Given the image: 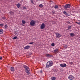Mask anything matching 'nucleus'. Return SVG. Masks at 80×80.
Returning <instances> with one entry per match:
<instances>
[{"label":"nucleus","instance_id":"1","mask_svg":"<svg viewBox=\"0 0 80 80\" xmlns=\"http://www.w3.org/2000/svg\"><path fill=\"white\" fill-rule=\"evenodd\" d=\"M23 67L24 68H25V70L27 75L29 76L30 75V69L29 68L25 65H24Z\"/></svg>","mask_w":80,"mask_h":80},{"label":"nucleus","instance_id":"2","mask_svg":"<svg viewBox=\"0 0 80 80\" xmlns=\"http://www.w3.org/2000/svg\"><path fill=\"white\" fill-rule=\"evenodd\" d=\"M53 65V62L52 61H48L46 65V68H49L50 67H51Z\"/></svg>","mask_w":80,"mask_h":80},{"label":"nucleus","instance_id":"3","mask_svg":"<svg viewBox=\"0 0 80 80\" xmlns=\"http://www.w3.org/2000/svg\"><path fill=\"white\" fill-rule=\"evenodd\" d=\"M35 21L33 20H31L30 22V25H31V26H35Z\"/></svg>","mask_w":80,"mask_h":80},{"label":"nucleus","instance_id":"4","mask_svg":"<svg viewBox=\"0 0 80 80\" xmlns=\"http://www.w3.org/2000/svg\"><path fill=\"white\" fill-rule=\"evenodd\" d=\"M64 8L65 10H67V8H70V5L69 4H66L65 6L64 7Z\"/></svg>","mask_w":80,"mask_h":80},{"label":"nucleus","instance_id":"5","mask_svg":"<svg viewBox=\"0 0 80 80\" xmlns=\"http://www.w3.org/2000/svg\"><path fill=\"white\" fill-rule=\"evenodd\" d=\"M45 25L44 23H42L40 26V28L41 29H44V28H45Z\"/></svg>","mask_w":80,"mask_h":80},{"label":"nucleus","instance_id":"6","mask_svg":"<svg viewBox=\"0 0 80 80\" xmlns=\"http://www.w3.org/2000/svg\"><path fill=\"white\" fill-rule=\"evenodd\" d=\"M56 38H60L61 37H62V35H60L59 33H56Z\"/></svg>","mask_w":80,"mask_h":80},{"label":"nucleus","instance_id":"7","mask_svg":"<svg viewBox=\"0 0 80 80\" xmlns=\"http://www.w3.org/2000/svg\"><path fill=\"white\" fill-rule=\"evenodd\" d=\"M68 78L69 80H73V78H74V77H73V76L72 75H70L68 76Z\"/></svg>","mask_w":80,"mask_h":80},{"label":"nucleus","instance_id":"8","mask_svg":"<svg viewBox=\"0 0 80 80\" xmlns=\"http://www.w3.org/2000/svg\"><path fill=\"white\" fill-rule=\"evenodd\" d=\"M59 65L62 68L66 67H67L66 64H61Z\"/></svg>","mask_w":80,"mask_h":80},{"label":"nucleus","instance_id":"9","mask_svg":"<svg viewBox=\"0 0 80 80\" xmlns=\"http://www.w3.org/2000/svg\"><path fill=\"white\" fill-rule=\"evenodd\" d=\"M46 57H49V58H50V57H53V55H50L49 54H47L46 55Z\"/></svg>","mask_w":80,"mask_h":80},{"label":"nucleus","instance_id":"10","mask_svg":"<svg viewBox=\"0 0 80 80\" xmlns=\"http://www.w3.org/2000/svg\"><path fill=\"white\" fill-rule=\"evenodd\" d=\"M63 14L65 15H66V16H67V15L68 16H69V15H68V13L66 12V11H63Z\"/></svg>","mask_w":80,"mask_h":80},{"label":"nucleus","instance_id":"11","mask_svg":"<svg viewBox=\"0 0 80 80\" xmlns=\"http://www.w3.org/2000/svg\"><path fill=\"white\" fill-rule=\"evenodd\" d=\"M30 46H26L24 48V49H25V50H27L28 49V48H30Z\"/></svg>","mask_w":80,"mask_h":80},{"label":"nucleus","instance_id":"12","mask_svg":"<svg viewBox=\"0 0 80 80\" xmlns=\"http://www.w3.org/2000/svg\"><path fill=\"white\" fill-rule=\"evenodd\" d=\"M17 32V30H15L14 32V34L16 35H18V33Z\"/></svg>","mask_w":80,"mask_h":80},{"label":"nucleus","instance_id":"13","mask_svg":"<svg viewBox=\"0 0 80 80\" xmlns=\"http://www.w3.org/2000/svg\"><path fill=\"white\" fill-rule=\"evenodd\" d=\"M10 70L12 72H14L15 71V69L13 67H11Z\"/></svg>","mask_w":80,"mask_h":80},{"label":"nucleus","instance_id":"14","mask_svg":"<svg viewBox=\"0 0 80 80\" xmlns=\"http://www.w3.org/2000/svg\"><path fill=\"white\" fill-rule=\"evenodd\" d=\"M51 80H55L56 79V78L55 77H52L51 78Z\"/></svg>","mask_w":80,"mask_h":80},{"label":"nucleus","instance_id":"15","mask_svg":"<svg viewBox=\"0 0 80 80\" xmlns=\"http://www.w3.org/2000/svg\"><path fill=\"white\" fill-rule=\"evenodd\" d=\"M20 6H21V5L19 3L17 4V7L18 8H19V7H20Z\"/></svg>","mask_w":80,"mask_h":80},{"label":"nucleus","instance_id":"16","mask_svg":"<svg viewBox=\"0 0 80 80\" xmlns=\"http://www.w3.org/2000/svg\"><path fill=\"white\" fill-rule=\"evenodd\" d=\"M54 52L55 53H58V49L57 48L56 49V50H55L54 51Z\"/></svg>","mask_w":80,"mask_h":80},{"label":"nucleus","instance_id":"17","mask_svg":"<svg viewBox=\"0 0 80 80\" xmlns=\"http://www.w3.org/2000/svg\"><path fill=\"white\" fill-rule=\"evenodd\" d=\"M3 32V31L2 29H0V34H2Z\"/></svg>","mask_w":80,"mask_h":80},{"label":"nucleus","instance_id":"18","mask_svg":"<svg viewBox=\"0 0 80 80\" xmlns=\"http://www.w3.org/2000/svg\"><path fill=\"white\" fill-rule=\"evenodd\" d=\"M70 35L71 36V37H73L75 36V34L74 33H70Z\"/></svg>","mask_w":80,"mask_h":80},{"label":"nucleus","instance_id":"19","mask_svg":"<svg viewBox=\"0 0 80 80\" xmlns=\"http://www.w3.org/2000/svg\"><path fill=\"white\" fill-rule=\"evenodd\" d=\"M54 8L55 9H58V6L57 5H55L54 6Z\"/></svg>","mask_w":80,"mask_h":80},{"label":"nucleus","instance_id":"20","mask_svg":"<svg viewBox=\"0 0 80 80\" xmlns=\"http://www.w3.org/2000/svg\"><path fill=\"white\" fill-rule=\"evenodd\" d=\"M22 22L23 23V24H25L26 22H25V21L24 20H22Z\"/></svg>","mask_w":80,"mask_h":80},{"label":"nucleus","instance_id":"21","mask_svg":"<svg viewBox=\"0 0 80 80\" xmlns=\"http://www.w3.org/2000/svg\"><path fill=\"white\" fill-rule=\"evenodd\" d=\"M39 7H40V8H42V7H43V5L42 4H39Z\"/></svg>","mask_w":80,"mask_h":80},{"label":"nucleus","instance_id":"22","mask_svg":"<svg viewBox=\"0 0 80 80\" xmlns=\"http://www.w3.org/2000/svg\"><path fill=\"white\" fill-rule=\"evenodd\" d=\"M4 27H5V28H8V26L7 25V24H6L4 26Z\"/></svg>","mask_w":80,"mask_h":80},{"label":"nucleus","instance_id":"23","mask_svg":"<svg viewBox=\"0 0 80 80\" xmlns=\"http://www.w3.org/2000/svg\"><path fill=\"white\" fill-rule=\"evenodd\" d=\"M30 2H31V3L32 4H33V5L34 4V2H33V0H30Z\"/></svg>","mask_w":80,"mask_h":80},{"label":"nucleus","instance_id":"24","mask_svg":"<svg viewBox=\"0 0 80 80\" xmlns=\"http://www.w3.org/2000/svg\"><path fill=\"white\" fill-rule=\"evenodd\" d=\"M14 13L13 12H12V11H11L10 12V14L11 15H13Z\"/></svg>","mask_w":80,"mask_h":80},{"label":"nucleus","instance_id":"25","mask_svg":"<svg viewBox=\"0 0 80 80\" xmlns=\"http://www.w3.org/2000/svg\"><path fill=\"white\" fill-rule=\"evenodd\" d=\"M17 36H15V37H14L13 38V39H14V40H15V39H17Z\"/></svg>","mask_w":80,"mask_h":80},{"label":"nucleus","instance_id":"26","mask_svg":"<svg viewBox=\"0 0 80 80\" xmlns=\"http://www.w3.org/2000/svg\"><path fill=\"white\" fill-rule=\"evenodd\" d=\"M51 45L52 47H54V46H55V44L54 43H52L51 44Z\"/></svg>","mask_w":80,"mask_h":80},{"label":"nucleus","instance_id":"27","mask_svg":"<svg viewBox=\"0 0 80 80\" xmlns=\"http://www.w3.org/2000/svg\"><path fill=\"white\" fill-rule=\"evenodd\" d=\"M4 25L3 24H0V27H3Z\"/></svg>","mask_w":80,"mask_h":80},{"label":"nucleus","instance_id":"28","mask_svg":"<svg viewBox=\"0 0 80 80\" xmlns=\"http://www.w3.org/2000/svg\"><path fill=\"white\" fill-rule=\"evenodd\" d=\"M33 43H34V42H30L29 43V44H33Z\"/></svg>","mask_w":80,"mask_h":80},{"label":"nucleus","instance_id":"29","mask_svg":"<svg viewBox=\"0 0 80 80\" xmlns=\"http://www.w3.org/2000/svg\"><path fill=\"white\" fill-rule=\"evenodd\" d=\"M68 46H67V45L66 44L64 46V47L65 48H67V47Z\"/></svg>","mask_w":80,"mask_h":80},{"label":"nucleus","instance_id":"30","mask_svg":"<svg viewBox=\"0 0 80 80\" xmlns=\"http://www.w3.org/2000/svg\"><path fill=\"white\" fill-rule=\"evenodd\" d=\"M72 28V27L71 26H69L68 28V29H70V28Z\"/></svg>","mask_w":80,"mask_h":80},{"label":"nucleus","instance_id":"31","mask_svg":"<svg viewBox=\"0 0 80 80\" xmlns=\"http://www.w3.org/2000/svg\"><path fill=\"white\" fill-rule=\"evenodd\" d=\"M70 64H71V65H72V64H73V62H70Z\"/></svg>","mask_w":80,"mask_h":80},{"label":"nucleus","instance_id":"32","mask_svg":"<svg viewBox=\"0 0 80 80\" xmlns=\"http://www.w3.org/2000/svg\"><path fill=\"white\" fill-rule=\"evenodd\" d=\"M23 9H26V7H23Z\"/></svg>","mask_w":80,"mask_h":80},{"label":"nucleus","instance_id":"33","mask_svg":"<svg viewBox=\"0 0 80 80\" xmlns=\"http://www.w3.org/2000/svg\"><path fill=\"white\" fill-rule=\"evenodd\" d=\"M76 23H77V24H80V22H76Z\"/></svg>","mask_w":80,"mask_h":80},{"label":"nucleus","instance_id":"34","mask_svg":"<svg viewBox=\"0 0 80 80\" xmlns=\"http://www.w3.org/2000/svg\"><path fill=\"white\" fill-rule=\"evenodd\" d=\"M67 23H70V22H69V21H68V22H67Z\"/></svg>","mask_w":80,"mask_h":80},{"label":"nucleus","instance_id":"35","mask_svg":"<svg viewBox=\"0 0 80 80\" xmlns=\"http://www.w3.org/2000/svg\"><path fill=\"white\" fill-rule=\"evenodd\" d=\"M0 60H2V57H0Z\"/></svg>","mask_w":80,"mask_h":80},{"label":"nucleus","instance_id":"36","mask_svg":"<svg viewBox=\"0 0 80 80\" xmlns=\"http://www.w3.org/2000/svg\"><path fill=\"white\" fill-rule=\"evenodd\" d=\"M40 73H42V71L41 70L40 71Z\"/></svg>","mask_w":80,"mask_h":80},{"label":"nucleus","instance_id":"37","mask_svg":"<svg viewBox=\"0 0 80 80\" xmlns=\"http://www.w3.org/2000/svg\"><path fill=\"white\" fill-rule=\"evenodd\" d=\"M0 20H1V19L0 18Z\"/></svg>","mask_w":80,"mask_h":80}]
</instances>
